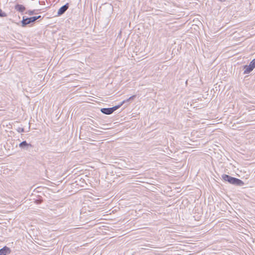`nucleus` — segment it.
Wrapping results in <instances>:
<instances>
[{"mask_svg":"<svg viewBox=\"0 0 255 255\" xmlns=\"http://www.w3.org/2000/svg\"><path fill=\"white\" fill-rule=\"evenodd\" d=\"M136 97L135 95H133L131 97H130L128 99L126 100L123 101L120 105H118V106H119V108L122 106L124 103L129 102L130 100H133L135 97Z\"/></svg>","mask_w":255,"mask_h":255,"instance_id":"nucleus-8","label":"nucleus"},{"mask_svg":"<svg viewBox=\"0 0 255 255\" xmlns=\"http://www.w3.org/2000/svg\"><path fill=\"white\" fill-rule=\"evenodd\" d=\"M6 14L0 8V17H6Z\"/></svg>","mask_w":255,"mask_h":255,"instance_id":"nucleus-11","label":"nucleus"},{"mask_svg":"<svg viewBox=\"0 0 255 255\" xmlns=\"http://www.w3.org/2000/svg\"><path fill=\"white\" fill-rule=\"evenodd\" d=\"M29 14H33V11H30V12H29Z\"/></svg>","mask_w":255,"mask_h":255,"instance_id":"nucleus-14","label":"nucleus"},{"mask_svg":"<svg viewBox=\"0 0 255 255\" xmlns=\"http://www.w3.org/2000/svg\"><path fill=\"white\" fill-rule=\"evenodd\" d=\"M40 17H41L40 15H39L37 16L31 17L28 18L29 20L27 21V22L30 23L31 22H34L35 21H36L37 19H38Z\"/></svg>","mask_w":255,"mask_h":255,"instance_id":"nucleus-9","label":"nucleus"},{"mask_svg":"<svg viewBox=\"0 0 255 255\" xmlns=\"http://www.w3.org/2000/svg\"><path fill=\"white\" fill-rule=\"evenodd\" d=\"M10 250L9 248L5 246L0 250V255H7L9 254Z\"/></svg>","mask_w":255,"mask_h":255,"instance_id":"nucleus-5","label":"nucleus"},{"mask_svg":"<svg viewBox=\"0 0 255 255\" xmlns=\"http://www.w3.org/2000/svg\"><path fill=\"white\" fill-rule=\"evenodd\" d=\"M19 147L25 149L26 150H28L29 148H31L32 147V145L30 143H28L26 141H23L20 143L19 144Z\"/></svg>","mask_w":255,"mask_h":255,"instance_id":"nucleus-4","label":"nucleus"},{"mask_svg":"<svg viewBox=\"0 0 255 255\" xmlns=\"http://www.w3.org/2000/svg\"><path fill=\"white\" fill-rule=\"evenodd\" d=\"M220 1H225L226 0H219Z\"/></svg>","mask_w":255,"mask_h":255,"instance_id":"nucleus-15","label":"nucleus"},{"mask_svg":"<svg viewBox=\"0 0 255 255\" xmlns=\"http://www.w3.org/2000/svg\"><path fill=\"white\" fill-rule=\"evenodd\" d=\"M250 64L252 66L251 67L255 68V58L250 62Z\"/></svg>","mask_w":255,"mask_h":255,"instance_id":"nucleus-12","label":"nucleus"},{"mask_svg":"<svg viewBox=\"0 0 255 255\" xmlns=\"http://www.w3.org/2000/svg\"><path fill=\"white\" fill-rule=\"evenodd\" d=\"M251 66H252L250 64L249 65H245L244 66L245 71H244V73L245 74H247L250 73L254 69V68H253Z\"/></svg>","mask_w":255,"mask_h":255,"instance_id":"nucleus-6","label":"nucleus"},{"mask_svg":"<svg viewBox=\"0 0 255 255\" xmlns=\"http://www.w3.org/2000/svg\"><path fill=\"white\" fill-rule=\"evenodd\" d=\"M222 179L224 181H228L229 183L234 185L243 186L244 184V182L242 181L241 180L235 177H231L228 175H223Z\"/></svg>","mask_w":255,"mask_h":255,"instance_id":"nucleus-1","label":"nucleus"},{"mask_svg":"<svg viewBox=\"0 0 255 255\" xmlns=\"http://www.w3.org/2000/svg\"><path fill=\"white\" fill-rule=\"evenodd\" d=\"M15 9L17 10V11H18L20 12H23L25 9V7L22 5H21V4H16L15 6Z\"/></svg>","mask_w":255,"mask_h":255,"instance_id":"nucleus-7","label":"nucleus"},{"mask_svg":"<svg viewBox=\"0 0 255 255\" xmlns=\"http://www.w3.org/2000/svg\"><path fill=\"white\" fill-rule=\"evenodd\" d=\"M68 8L69 3H67L59 9L57 12V16H60L64 14L65 12V11L68 9Z\"/></svg>","mask_w":255,"mask_h":255,"instance_id":"nucleus-3","label":"nucleus"},{"mask_svg":"<svg viewBox=\"0 0 255 255\" xmlns=\"http://www.w3.org/2000/svg\"><path fill=\"white\" fill-rule=\"evenodd\" d=\"M119 108V106H116L112 108H102L101 109V112L106 115H110L112 114L114 111Z\"/></svg>","mask_w":255,"mask_h":255,"instance_id":"nucleus-2","label":"nucleus"},{"mask_svg":"<svg viewBox=\"0 0 255 255\" xmlns=\"http://www.w3.org/2000/svg\"><path fill=\"white\" fill-rule=\"evenodd\" d=\"M17 131L18 132H24V128H18L17 129Z\"/></svg>","mask_w":255,"mask_h":255,"instance_id":"nucleus-13","label":"nucleus"},{"mask_svg":"<svg viewBox=\"0 0 255 255\" xmlns=\"http://www.w3.org/2000/svg\"><path fill=\"white\" fill-rule=\"evenodd\" d=\"M29 18H24V17H23V19L21 21L22 26H25L26 24H29L27 21L29 20Z\"/></svg>","mask_w":255,"mask_h":255,"instance_id":"nucleus-10","label":"nucleus"}]
</instances>
